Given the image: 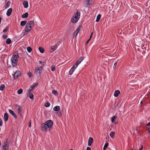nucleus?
I'll use <instances>...</instances> for the list:
<instances>
[{
	"instance_id": "44",
	"label": "nucleus",
	"mask_w": 150,
	"mask_h": 150,
	"mask_svg": "<svg viewBox=\"0 0 150 150\" xmlns=\"http://www.w3.org/2000/svg\"><path fill=\"white\" fill-rule=\"evenodd\" d=\"M29 125V127H31V121L30 120V122L28 123Z\"/></svg>"
},
{
	"instance_id": "29",
	"label": "nucleus",
	"mask_w": 150,
	"mask_h": 150,
	"mask_svg": "<svg viewBox=\"0 0 150 150\" xmlns=\"http://www.w3.org/2000/svg\"><path fill=\"white\" fill-rule=\"evenodd\" d=\"M116 118V116L115 115L113 116L111 118V121L112 122H113L115 120Z\"/></svg>"
},
{
	"instance_id": "42",
	"label": "nucleus",
	"mask_w": 150,
	"mask_h": 150,
	"mask_svg": "<svg viewBox=\"0 0 150 150\" xmlns=\"http://www.w3.org/2000/svg\"><path fill=\"white\" fill-rule=\"evenodd\" d=\"M46 124V126L47 127V129L48 131L52 129L51 128H50V127H49V126H48V125H47L46 124Z\"/></svg>"
},
{
	"instance_id": "14",
	"label": "nucleus",
	"mask_w": 150,
	"mask_h": 150,
	"mask_svg": "<svg viewBox=\"0 0 150 150\" xmlns=\"http://www.w3.org/2000/svg\"><path fill=\"white\" fill-rule=\"evenodd\" d=\"M12 11V9L11 8H10L8 9L6 12V14L8 16H10L11 13Z\"/></svg>"
},
{
	"instance_id": "1",
	"label": "nucleus",
	"mask_w": 150,
	"mask_h": 150,
	"mask_svg": "<svg viewBox=\"0 0 150 150\" xmlns=\"http://www.w3.org/2000/svg\"><path fill=\"white\" fill-rule=\"evenodd\" d=\"M83 58L81 57L76 62L75 64L71 67L70 70L69 71V74L71 75L72 74L73 72L75 70V69L77 67L78 65L80 64L81 62L83 61Z\"/></svg>"
},
{
	"instance_id": "34",
	"label": "nucleus",
	"mask_w": 150,
	"mask_h": 150,
	"mask_svg": "<svg viewBox=\"0 0 150 150\" xmlns=\"http://www.w3.org/2000/svg\"><path fill=\"white\" fill-rule=\"evenodd\" d=\"M87 0V4L90 5L91 4L92 2V0Z\"/></svg>"
},
{
	"instance_id": "50",
	"label": "nucleus",
	"mask_w": 150,
	"mask_h": 150,
	"mask_svg": "<svg viewBox=\"0 0 150 150\" xmlns=\"http://www.w3.org/2000/svg\"><path fill=\"white\" fill-rule=\"evenodd\" d=\"M86 150H91V148L90 147H87Z\"/></svg>"
},
{
	"instance_id": "47",
	"label": "nucleus",
	"mask_w": 150,
	"mask_h": 150,
	"mask_svg": "<svg viewBox=\"0 0 150 150\" xmlns=\"http://www.w3.org/2000/svg\"><path fill=\"white\" fill-rule=\"evenodd\" d=\"M28 75L29 76V77H30L32 75V74L31 73L29 72L28 73Z\"/></svg>"
},
{
	"instance_id": "4",
	"label": "nucleus",
	"mask_w": 150,
	"mask_h": 150,
	"mask_svg": "<svg viewBox=\"0 0 150 150\" xmlns=\"http://www.w3.org/2000/svg\"><path fill=\"white\" fill-rule=\"evenodd\" d=\"M42 69V66H40L39 67H37L35 68V74L37 76L40 75Z\"/></svg>"
},
{
	"instance_id": "10",
	"label": "nucleus",
	"mask_w": 150,
	"mask_h": 150,
	"mask_svg": "<svg viewBox=\"0 0 150 150\" xmlns=\"http://www.w3.org/2000/svg\"><path fill=\"white\" fill-rule=\"evenodd\" d=\"M8 142H6V144L3 146L2 150H8Z\"/></svg>"
},
{
	"instance_id": "39",
	"label": "nucleus",
	"mask_w": 150,
	"mask_h": 150,
	"mask_svg": "<svg viewBox=\"0 0 150 150\" xmlns=\"http://www.w3.org/2000/svg\"><path fill=\"white\" fill-rule=\"evenodd\" d=\"M33 89L31 87H30V88L28 90L27 92L28 93H29L30 91Z\"/></svg>"
},
{
	"instance_id": "58",
	"label": "nucleus",
	"mask_w": 150,
	"mask_h": 150,
	"mask_svg": "<svg viewBox=\"0 0 150 150\" xmlns=\"http://www.w3.org/2000/svg\"><path fill=\"white\" fill-rule=\"evenodd\" d=\"M142 103V101H141V103Z\"/></svg>"
},
{
	"instance_id": "16",
	"label": "nucleus",
	"mask_w": 150,
	"mask_h": 150,
	"mask_svg": "<svg viewBox=\"0 0 150 150\" xmlns=\"http://www.w3.org/2000/svg\"><path fill=\"white\" fill-rule=\"evenodd\" d=\"M23 4L25 8H27L28 6V2L27 1H24L23 2Z\"/></svg>"
},
{
	"instance_id": "20",
	"label": "nucleus",
	"mask_w": 150,
	"mask_h": 150,
	"mask_svg": "<svg viewBox=\"0 0 150 150\" xmlns=\"http://www.w3.org/2000/svg\"><path fill=\"white\" fill-rule=\"evenodd\" d=\"M27 21H23L21 22V25L22 26H24L26 23Z\"/></svg>"
},
{
	"instance_id": "22",
	"label": "nucleus",
	"mask_w": 150,
	"mask_h": 150,
	"mask_svg": "<svg viewBox=\"0 0 150 150\" xmlns=\"http://www.w3.org/2000/svg\"><path fill=\"white\" fill-rule=\"evenodd\" d=\"M28 13H26L25 14H23L22 16V18H25L28 17Z\"/></svg>"
},
{
	"instance_id": "53",
	"label": "nucleus",
	"mask_w": 150,
	"mask_h": 150,
	"mask_svg": "<svg viewBox=\"0 0 150 150\" xmlns=\"http://www.w3.org/2000/svg\"><path fill=\"white\" fill-rule=\"evenodd\" d=\"M143 148V146L142 145L141 146V148L139 149V150H142V149Z\"/></svg>"
},
{
	"instance_id": "17",
	"label": "nucleus",
	"mask_w": 150,
	"mask_h": 150,
	"mask_svg": "<svg viewBox=\"0 0 150 150\" xmlns=\"http://www.w3.org/2000/svg\"><path fill=\"white\" fill-rule=\"evenodd\" d=\"M120 93V91L118 90H116L114 93V96L115 97H117L118 95Z\"/></svg>"
},
{
	"instance_id": "21",
	"label": "nucleus",
	"mask_w": 150,
	"mask_h": 150,
	"mask_svg": "<svg viewBox=\"0 0 150 150\" xmlns=\"http://www.w3.org/2000/svg\"><path fill=\"white\" fill-rule=\"evenodd\" d=\"M38 49H39V50L40 52L41 53H42L44 52V50L42 47H39Z\"/></svg>"
},
{
	"instance_id": "46",
	"label": "nucleus",
	"mask_w": 150,
	"mask_h": 150,
	"mask_svg": "<svg viewBox=\"0 0 150 150\" xmlns=\"http://www.w3.org/2000/svg\"><path fill=\"white\" fill-rule=\"evenodd\" d=\"M117 64V62H116L114 64V67H116Z\"/></svg>"
},
{
	"instance_id": "51",
	"label": "nucleus",
	"mask_w": 150,
	"mask_h": 150,
	"mask_svg": "<svg viewBox=\"0 0 150 150\" xmlns=\"http://www.w3.org/2000/svg\"><path fill=\"white\" fill-rule=\"evenodd\" d=\"M38 62L40 64H42V63H43V62H42V61H39Z\"/></svg>"
},
{
	"instance_id": "52",
	"label": "nucleus",
	"mask_w": 150,
	"mask_h": 150,
	"mask_svg": "<svg viewBox=\"0 0 150 150\" xmlns=\"http://www.w3.org/2000/svg\"><path fill=\"white\" fill-rule=\"evenodd\" d=\"M146 125L147 126H149L150 125V122H149L147 124H146Z\"/></svg>"
},
{
	"instance_id": "57",
	"label": "nucleus",
	"mask_w": 150,
	"mask_h": 150,
	"mask_svg": "<svg viewBox=\"0 0 150 150\" xmlns=\"http://www.w3.org/2000/svg\"><path fill=\"white\" fill-rule=\"evenodd\" d=\"M70 150H73V149H70Z\"/></svg>"
},
{
	"instance_id": "18",
	"label": "nucleus",
	"mask_w": 150,
	"mask_h": 150,
	"mask_svg": "<svg viewBox=\"0 0 150 150\" xmlns=\"http://www.w3.org/2000/svg\"><path fill=\"white\" fill-rule=\"evenodd\" d=\"M4 120L5 121L8 120V115L7 113H5L4 115Z\"/></svg>"
},
{
	"instance_id": "40",
	"label": "nucleus",
	"mask_w": 150,
	"mask_h": 150,
	"mask_svg": "<svg viewBox=\"0 0 150 150\" xmlns=\"http://www.w3.org/2000/svg\"><path fill=\"white\" fill-rule=\"evenodd\" d=\"M108 142H107L105 144L104 147V148H107V147H108Z\"/></svg>"
},
{
	"instance_id": "2",
	"label": "nucleus",
	"mask_w": 150,
	"mask_h": 150,
	"mask_svg": "<svg viewBox=\"0 0 150 150\" xmlns=\"http://www.w3.org/2000/svg\"><path fill=\"white\" fill-rule=\"evenodd\" d=\"M80 12L78 10H77L76 11L73 17L71 19L72 22L75 23L77 22L80 18Z\"/></svg>"
},
{
	"instance_id": "31",
	"label": "nucleus",
	"mask_w": 150,
	"mask_h": 150,
	"mask_svg": "<svg viewBox=\"0 0 150 150\" xmlns=\"http://www.w3.org/2000/svg\"><path fill=\"white\" fill-rule=\"evenodd\" d=\"M23 91V90L21 88L18 90V91H17V93L18 94H21V93H22Z\"/></svg>"
},
{
	"instance_id": "7",
	"label": "nucleus",
	"mask_w": 150,
	"mask_h": 150,
	"mask_svg": "<svg viewBox=\"0 0 150 150\" xmlns=\"http://www.w3.org/2000/svg\"><path fill=\"white\" fill-rule=\"evenodd\" d=\"M45 123L48 125V126L50 127V128H52L53 124V122L51 120H48L46 121Z\"/></svg>"
},
{
	"instance_id": "6",
	"label": "nucleus",
	"mask_w": 150,
	"mask_h": 150,
	"mask_svg": "<svg viewBox=\"0 0 150 150\" xmlns=\"http://www.w3.org/2000/svg\"><path fill=\"white\" fill-rule=\"evenodd\" d=\"M41 129L42 131L46 132L48 131V130L45 124L44 123H42L41 125Z\"/></svg>"
},
{
	"instance_id": "38",
	"label": "nucleus",
	"mask_w": 150,
	"mask_h": 150,
	"mask_svg": "<svg viewBox=\"0 0 150 150\" xmlns=\"http://www.w3.org/2000/svg\"><path fill=\"white\" fill-rule=\"evenodd\" d=\"M55 67L53 66H52L51 69L52 71H54L55 70Z\"/></svg>"
},
{
	"instance_id": "37",
	"label": "nucleus",
	"mask_w": 150,
	"mask_h": 150,
	"mask_svg": "<svg viewBox=\"0 0 150 150\" xmlns=\"http://www.w3.org/2000/svg\"><path fill=\"white\" fill-rule=\"evenodd\" d=\"M52 93L54 95H56L57 94V92L56 90H53L52 91Z\"/></svg>"
},
{
	"instance_id": "56",
	"label": "nucleus",
	"mask_w": 150,
	"mask_h": 150,
	"mask_svg": "<svg viewBox=\"0 0 150 150\" xmlns=\"http://www.w3.org/2000/svg\"><path fill=\"white\" fill-rule=\"evenodd\" d=\"M106 149V148H104V147L103 148V150H105Z\"/></svg>"
},
{
	"instance_id": "49",
	"label": "nucleus",
	"mask_w": 150,
	"mask_h": 150,
	"mask_svg": "<svg viewBox=\"0 0 150 150\" xmlns=\"http://www.w3.org/2000/svg\"><path fill=\"white\" fill-rule=\"evenodd\" d=\"M148 132L149 134H150V127L148 129Z\"/></svg>"
},
{
	"instance_id": "24",
	"label": "nucleus",
	"mask_w": 150,
	"mask_h": 150,
	"mask_svg": "<svg viewBox=\"0 0 150 150\" xmlns=\"http://www.w3.org/2000/svg\"><path fill=\"white\" fill-rule=\"evenodd\" d=\"M38 83L37 82L33 84L30 87L32 88L33 89L34 88H35L38 85Z\"/></svg>"
},
{
	"instance_id": "43",
	"label": "nucleus",
	"mask_w": 150,
	"mask_h": 150,
	"mask_svg": "<svg viewBox=\"0 0 150 150\" xmlns=\"http://www.w3.org/2000/svg\"><path fill=\"white\" fill-rule=\"evenodd\" d=\"M8 37V36L7 35H3L2 36V38H4V39H6Z\"/></svg>"
},
{
	"instance_id": "5",
	"label": "nucleus",
	"mask_w": 150,
	"mask_h": 150,
	"mask_svg": "<svg viewBox=\"0 0 150 150\" xmlns=\"http://www.w3.org/2000/svg\"><path fill=\"white\" fill-rule=\"evenodd\" d=\"M32 27L31 26H30L28 24H26L25 28V32L24 33V35H25L26 32H29L32 29Z\"/></svg>"
},
{
	"instance_id": "28",
	"label": "nucleus",
	"mask_w": 150,
	"mask_h": 150,
	"mask_svg": "<svg viewBox=\"0 0 150 150\" xmlns=\"http://www.w3.org/2000/svg\"><path fill=\"white\" fill-rule=\"evenodd\" d=\"M27 50L28 52L29 53L32 50V49L30 47H27Z\"/></svg>"
},
{
	"instance_id": "8",
	"label": "nucleus",
	"mask_w": 150,
	"mask_h": 150,
	"mask_svg": "<svg viewBox=\"0 0 150 150\" xmlns=\"http://www.w3.org/2000/svg\"><path fill=\"white\" fill-rule=\"evenodd\" d=\"M21 74V72L19 71H16L13 75L14 79H17L18 76H20Z\"/></svg>"
},
{
	"instance_id": "13",
	"label": "nucleus",
	"mask_w": 150,
	"mask_h": 150,
	"mask_svg": "<svg viewBox=\"0 0 150 150\" xmlns=\"http://www.w3.org/2000/svg\"><path fill=\"white\" fill-rule=\"evenodd\" d=\"M8 111L15 118H16L17 117L16 114L14 113V112L11 109H9Z\"/></svg>"
},
{
	"instance_id": "55",
	"label": "nucleus",
	"mask_w": 150,
	"mask_h": 150,
	"mask_svg": "<svg viewBox=\"0 0 150 150\" xmlns=\"http://www.w3.org/2000/svg\"><path fill=\"white\" fill-rule=\"evenodd\" d=\"M1 18L0 17V24L1 23Z\"/></svg>"
},
{
	"instance_id": "36",
	"label": "nucleus",
	"mask_w": 150,
	"mask_h": 150,
	"mask_svg": "<svg viewBox=\"0 0 150 150\" xmlns=\"http://www.w3.org/2000/svg\"><path fill=\"white\" fill-rule=\"evenodd\" d=\"M8 30V27H6L3 30V32L6 33Z\"/></svg>"
},
{
	"instance_id": "15",
	"label": "nucleus",
	"mask_w": 150,
	"mask_h": 150,
	"mask_svg": "<svg viewBox=\"0 0 150 150\" xmlns=\"http://www.w3.org/2000/svg\"><path fill=\"white\" fill-rule=\"evenodd\" d=\"M80 30V27H78L74 32L73 34V37H76L78 33Z\"/></svg>"
},
{
	"instance_id": "33",
	"label": "nucleus",
	"mask_w": 150,
	"mask_h": 150,
	"mask_svg": "<svg viewBox=\"0 0 150 150\" xmlns=\"http://www.w3.org/2000/svg\"><path fill=\"white\" fill-rule=\"evenodd\" d=\"M34 96L32 93L30 94L29 96V98L31 99H33L34 98L33 97Z\"/></svg>"
},
{
	"instance_id": "23",
	"label": "nucleus",
	"mask_w": 150,
	"mask_h": 150,
	"mask_svg": "<svg viewBox=\"0 0 150 150\" xmlns=\"http://www.w3.org/2000/svg\"><path fill=\"white\" fill-rule=\"evenodd\" d=\"M101 17V15L100 14H98L96 20V21L97 22H98L100 19Z\"/></svg>"
},
{
	"instance_id": "30",
	"label": "nucleus",
	"mask_w": 150,
	"mask_h": 150,
	"mask_svg": "<svg viewBox=\"0 0 150 150\" xmlns=\"http://www.w3.org/2000/svg\"><path fill=\"white\" fill-rule=\"evenodd\" d=\"M10 3L9 1H8L5 4V8H8L9 6V4Z\"/></svg>"
},
{
	"instance_id": "19",
	"label": "nucleus",
	"mask_w": 150,
	"mask_h": 150,
	"mask_svg": "<svg viewBox=\"0 0 150 150\" xmlns=\"http://www.w3.org/2000/svg\"><path fill=\"white\" fill-rule=\"evenodd\" d=\"M54 111H59L60 110V107L59 106H56L53 108Z\"/></svg>"
},
{
	"instance_id": "26",
	"label": "nucleus",
	"mask_w": 150,
	"mask_h": 150,
	"mask_svg": "<svg viewBox=\"0 0 150 150\" xmlns=\"http://www.w3.org/2000/svg\"><path fill=\"white\" fill-rule=\"evenodd\" d=\"M6 43L7 44H10L11 42V40L9 38L7 39L6 40Z\"/></svg>"
},
{
	"instance_id": "35",
	"label": "nucleus",
	"mask_w": 150,
	"mask_h": 150,
	"mask_svg": "<svg viewBox=\"0 0 150 150\" xmlns=\"http://www.w3.org/2000/svg\"><path fill=\"white\" fill-rule=\"evenodd\" d=\"M50 103L48 102L46 103H45V106L46 107H48L50 106Z\"/></svg>"
},
{
	"instance_id": "9",
	"label": "nucleus",
	"mask_w": 150,
	"mask_h": 150,
	"mask_svg": "<svg viewBox=\"0 0 150 150\" xmlns=\"http://www.w3.org/2000/svg\"><path fill=\"white\" fill-rule=\"evenodd\" d=\"M16 108L17 109V111L21 116H22V110L21 108V107L19 105H17L16 107Z\"/></svg>"
},
{
	"instance_id": "11",
	"label": "nucleus",
	"mask_w": 150,
	"mask_h": 150,
	"mask_svg": "<svg viewBox=\"0 0 150 150\" xmlns=\"http://www.w3.org/2000/svg\"><path fill=\"white\" fill-rule=\"evenodd\" d=\"M93 139L91 137H89L88 139V145L89 146H90L91 145L92 143L93 142Z\"/></svg>"
},
{
	"instance_id": "48",
	"label": "nucleus",
	"mask_w": 150,
	"mask_h": 150,
	"mask_svg": "<svg viewBox=\"0 0 150 150\" xmlns=\"http://www.w3.org/2000/svg\"><path fill=\"white\" fill-rule=\"evenodd\" d=\"M91 39H90V38H89V39L87 41V42H86V44H87L89 42V41L90 40H91Z\"/></svg>"
},
{
	"instance_id": "59",
	"label": "nucleus",
	"mask_w": 150,
	"mask_h": 150,
	"mask_svg": "<svg viewBox=\"0 0 150 150\" xmlns=\"http://www.w3.org/2000/svg\"><path fill=\"white\" fill-rule=\"evenodd\" d=\"M133 150V149H132V150Z\"/></svg>"
},
{
	"instance_id": "41",
	"label": "nucleus",
	"mask_w": 150,
	"mask_h": 150,
	"mask_svg": "<svg viewBox=\"0 0 150 150\" xmlns=\"http://www.w3.org/2000/svg\"><path fill=\"white\" fill-rule=\"evenodd\" d=\"M2 121L1 118H0V126H2L3 125Z\"/></svg>"
},
{
	"instance_id": "32",
	"label": "nucleus",
	"mask_w": 150,
	"mask_h": 150,
	"mask_svg": "<svg viewBox=\"0 0 150 150\" xmlns=\"http://www.w3.org/2000/svg\"><path fill=\"white\" fill-rule=\"evenodd\" d=\"M115 134V133L113 132H112L110 134V136L112 138L114 135Z\"/></svg>"
},
{
	"instance_id": "27",
	"label": "nucleus",
	"mask_w": 150,
	"mask_h": 150,
	"mask_svg": "<svg viewBox=\"0 0 150 150\" xmlns=\"http://www.w3.org/2000/svg\"><path fill=\"white\" fill-rule=\"evenodd\" d=\"M34 23L33 22V21H29L27 24H28L30 26H31L32 25H33V24Z\"/></svg>"
},
{
	"instance_id": "54",
	"label": "nucleus",
	"mask_w": 150,
	"mask_h": 150,
	"mask_svg": "<svg viewBox=\"0 0 150 150\" xmlns=\"http://www.w3.org/2000/svg\"><path fill=\"white\" fill-rule=\"evenodd\" d=\"M92 35H93V32H92V33H91V36H90V38H90V39H91V37H92Z\"/></svg>"
},
{
	"instance_id": "25",
	"label": "nucleus",
	"mask_w": 150,
	"mask_h": 150,
	"mask_svg": "<svg viewBox=\"0 0 150 150\" xmlns=\"http://www.w3.org/2000/svg\"><path fill=\"white\" fill-rule=\"evenodd\" d=\"M5 87V86L4 84H2L0 86V90L2 91Z\"/></svg>"
},
{
	"instance_id": "3",
	"label": "nucleus",
	"mask_w": 150,
	"mask_h": 150,
	"mask_svg": "<svg viewBox=\"0 0 150 150\" xmlns=\"http://www.w3.org/2000/svg\"><path fill=\"white\" fill-rule=\"evenodd\" d=\"M19 56L18 54H14L11 58V64L13 67H15L17 65V63L18 61V58Z\"/></svg>"
},
{
	"instance_id": "12",
	"label": "nucleus",
	"mask_w": 150,
	"mask_h": 150,
	"mask_svg": "<svg viewBox=\"0 0 150 150\" xmlns=\"http://www.w3.org/2000/svg\"><path fill=\"white\" fill-rule=\"evenodd\" d=\"M57 48V45L52 46L50 50V51L51 52H53L56 50Z\"/></svg>"
},
{
	"instance_id": "45",
	"label": "nucleus",
	"mask_w": 150,
	"mask_h": 150,
	"mask_svg": "<svg viewBox=\"0 0 150 150\" xmlns=\"http://www.w3.org/2000/svg\"><path fill=\"white\" fill-rule=\"evenodd\" d=\"M41 64V66H42L43 67L45 65V63L44 62H43V63Z\"/></svg>"
}]
</instances>
